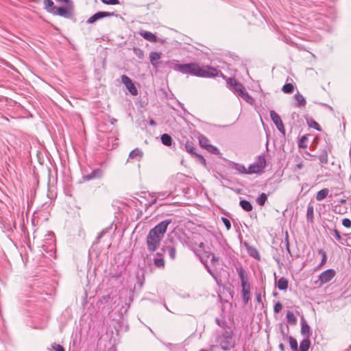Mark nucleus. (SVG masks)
I'll use <instances>...</instances> for the list:
<instances>
[{"instance_id": "obj_1", "label": "nucleus", "mask_w": 351, "mask_h": 351, "mask_svg": "<svg viewBox=\"0 0 351 351\" xmlns=\"http://www.w3.org/2000/svg\"><path fill=\"white\" fill-rule=\"evenodd\" d=\"M167 64L170 69L182 74H189L204 78L221 77L223 79H226V76L221 71L210 65H203L201 66L197 62L179 64L176 60L167 61Z\"/></svg>"}, {"instance_id": "obj_2", "label": "nucleus", "mask_w": 351, "mask_h": 351, "mask_svg": "<svg viewBox=\"0 0 351 351\" xmlns=\"http://www.w3.org/2000/svg\"><path fill=\"white\" fill-rule=\"evenodd\" d=\"M172 223L173 219L171 218L166 219L149 231L146 237V245L149 252L154 253L157 250L169 226Z\"/></svg>"}, {"instance_id": "obj_3", "label": "nucleus", "mask_w": 351, "mask_h": 351, "mask_svg": "<svg viewBox=\"0 0 351 351\" xmlns=\"http://www.w3.org/2000/svg\"><path fill=\"white\" fill-rule=\"evenodd\" d=\"M233 335L232 330L228 329L227 330L223 331L221 334L217 337V342L219 344L223 350L229 351L234 348L235 342Z\"/></svg>"}, {"instance_id": "obj_4", "label": "nucleus", "mask_w": 351, "mask_h": 351, "mask_svg": "<svg viewBox=\"0 0 351 351\" xmlns=\"http://www.w3.org/2000/svg\"><path fill=\"white\" fill-rule=\"evenodd\" d=\"M53 14L71 19L74 22L76 21V19L73 14V7H69L67 5L56 7Z\"/></svg>"}, {"instance_id": "obj_5", "label": "nucleus", "mask_w": 351, "mask_h": 351, "mask_svg": "<svg viewBox=\"0 0 351 351\" xmlns=\"http://www.w3.org/2000/svg\"><path fill=\"white\" fill-rule=\"evenodd\" d=\"M176 245L177 243L173 238L167 239L161 247V251L163 252H167L171 260L173 261L176 257Z\"/></svg>"}, {"instance_id": "obj_6", "label": "nucleus", "mask_w": 351, "mask_h": 351, "mask_svg": "<svg viewBox=\"0 0 351 351\" xmlns=\"http://www.w3.org/2000/svg\"><path fill=\"white\" fill-rule=\"evenodd\" d=\"M227 80V87L238 97L245 90L243 85L234 77H228Z\"/></svg>"}, {"instance_id": "obj_7", "label": "nucleus", "mask_w": 351, "mask_h": 351, "mask_svg": "<svg viewBox=\"0 0 351 351\" xmlns=\"http://www.w3.org/2000/svg\"><path fill=\"white\" fill-rule=\"evenodd\" d=\"M335 271L332 269H328L319 274L318 276V280L315 282V284L318 287L322 286L324 284L330 282L335 276Z\"/></svg>"}, {"instance_id": "obj_8", "label": "nucleus", "mask_w": 351, "mask_h": 351, "mask_svg": "<svg viewBox=\"0 0 351 351\" xmlns=\"http://www.w3.org/2000/svg\"><path fill=\"white\" fill-rule=\"evenodd\" d=\"M117 16V14L112 12H104V11H99L94 14L93 16H91L87 21L86 23L88 24H93L95 23L96 21L102 19L106 17H111Z\"/></svg>"}, {"instance_id": "obj_9", "label": "nucleus", "mask_w": 351, "mask_h": 351, "mask_svg": "<svg viewBox=\"0 0 351 351\" xmlns=\"http://www.w3.org/2000/svg\"><path fill=\"white\" fill-rule=\"evenodd\" d=\"M270 117L276 127L278 130V131L282 133L283 135H285V129L283 125V123L281 120L280 117L278 114V113L274 110H270Z\"/></svg>"}, {"instance_id": "obj_10", "label": "nucleus", "mask_w": 351, "mask_h": 351, "mask_svg": "<svg viewBox=\"0 0 351 351\" xmlns=\"http://www.w3.org/2000/svg\"><path fill=\"white\" fill-rule=\"evenodd\" d=\"M121 81L132 95L136 96L138 95V90L136 86L128 76L123 75L121 76Z\"/></svg>"}, {"instance_id": "obj_11", "label": "nucleus", "mask_w": 351, "mask_h": 351, "mask_svg": "<svg viewBox=\"0 0 351 351\" xmlns=\"http://www.w3.org/2000/svg\"><path fill=\"white\" fill-rule=\"evenodd\" d=\"M0 224L3 231L5 232H12V226L15 228V222L3 217H0Z\"/></svg>"}, {"instance_id": "obj_12", "label": "nucleus", "mask_w": 351, "mask_h": 351, "mask_svg": "<svg viewBox=\"0 0 351 351\" xmlns=\"http://www.w3.org/2000/svg\"><path fill=\"white\" fill-rule=\"evenodd\" d=\"M196 255L199 257L200 262L204 265L205 269L208 271V273L217 281V276L214 273V271L211 269L210 266L208 264V258H204V256L202 255V254L199 252H195Z\"/></svg>"}, {"instance_id": "obj_13", "label": "nucleus", "mask_w": 351, "mask_h": 351, "mask_svg": "<svg viewBox=\"0 0 351 351\" xmlns=\"http://www.w3.org/2000/svg\"><path fill=\"white\" fill-rule=\"evenodd\" d=\"M102 176H103V171L101 169L97 168V169L92 170V171L90 173L84 174L82 178L84 180L89 181L91 180L100 178L102 177Z\"/></svg>"}, {"instance_id": "obj_14", "label": "nucleus", "mask_w": 351, "mask_h": 351, "mask_svg": "<svg viewBox=\"0 0 351 351\" xmlns=\"http://www.w3.org/2000/svg\"><path fill=\"white\" fill-rule=\"evenodd\" d=\"M243 245L245 246V247L247 250V252L250 256H251L258 261L261 260L260 254H259L258 250L255 247L250 245L247 241H245L243 243Z\"/></svg>"}, {"instance_id": "obj_15", "label": "nucleus", "mask_w": 351, "mask_h": 351, "mask_svg": "<svg viewBox=\"0 0 351 351\" xmlns=\"http://www.w3.org/2000/svg\"><path fill=\"white\" fill-rule=\"evenodd\" d=\"M161 58V53L156 52V51H152L149 53V60L150 63L153 66L154 68L158 69L159 66V60Z\"/></svg>"}, {"instance_id": "obj_16", "label": "nucleus", "mask_w": 351, "mask_h": 351, "mask_svg": "<svg viewBox=\"0 0 351 351\" xmlns=\"http://www.w3.org/2000/svg\"><path fill=\"white\" fill-rule=\"evenodd\" d=\"M242 287V299L245 304H247L250 299V285L244 284Z\"/></svg>"}, {"instance_id": "obj_17", "label": "nucleus", "mask_w": 351, "mask_h": 351, "mask_svg": "<svg viewBox=\"0 0 351 351\" xmlns=\"http://www.w3.org/2000/svg\"><path fill=\"white\" fill-rule=\"evenodd\" d=\"M310 332L311 328L308 324H307L306 321L302 317L301 319V335L304 337H309L310 338Z\"/></svg>"}, {"instance_id": "obj_18", "label": "nucleus", "mask_w": 351, "mask_h": 351, "mask_svg": "<svg viewBox=\"0 0 351 351\" xmlns=\"http://www.w3.org/2000/svg\"><path fill=\"white\" fill-rule=\"evenodd\" d=\"M229 168L231 169H234L237 171L238 173L241 174H246L247 169L245 167L240 163H237L234 162H230L229 163Z\"/></svg>"}, {"instance_id": "obj_19", "label": "nucleus", "mask_w": 351, "mask_h": 351, "mask_svg": "<svg viewBox=\"0 0 351 351\" xmlns=\"http://www.w3.org/2000/svg\"><path fill=\"white\" fill-rule=\"evenodd\" d=\"M139 34L144 39L149 42L156 43L157 41V36L150 32L141 30Z\"/></svg>"}, {"instance_id": "obj_20", "label": "nucleus", "mask_w": 351, "mask_h": 351, "mask_svg": "<svg viewBox=\"0 0 351 351\" xmlns=\"http://www.w3.org/2000/svg\"><path fill=\"white\" fill-rule=\"evenodd\" d=\"M294 98L296 100V102L294 104V106L296 108L304 107L306 104V101L305 98L298 91V93L294 95Z\"/></svg>"}, {"instance_id": "obj_21", "label": "nucleus", "mask_w": 351, "mask_h": 351, "mask_svg": "<svg viewBox=\"0 0 351 351\" xmlns=\"http://www.w3.org/2000/svg\"><path fill=\"white\" fill-rule=\"evenodd\" d=\"M237 271L239 275V277L241 280V284L244 285L249 283L247 280V274L245 269L242 267H239L237 268Z\"/></svg>"}, {"instance_id": "obj_22", "label": "nucleus", "mask_w": 351, "mask_h": 351, "mask_svg": "<svg viewBox=\"0 0 351 351\" xmlns=\"http://www.w3.org/2000/svg\"><path fill=\"white\" fill-rule=\"evenodd\" d=\"M306 221L310 223H314V208L311 203L307 206Z\"/></svg>"}, {"instance_id": "obj_23", "label": "nucleus", "mask_w": 351, "mask_h": 351, "mask_svg": "<svg viewBox=\"0 0 351 351\" xmlns=\"http://www.w3.org/2000/svg\"><path fill=\"white\" fill-rule=\"evenodd\" d=\"M311 346V340L309 337H304L300 342L298 351H308Z\"/></svg>"}, {"instance_id": "obj_24", "label": "nucleus", "mask_w": 351, "mask_h": 351, "mask_svg": "<svg viewBox=\"0 0 351 351\" xmlns=\"http://www.w3.org/2000/svg\"><path fill=\"white\" fill-rule=\"evenodd\" d=\"M44 8L49 13L53 14L56 6L54 5V3L52 0H43Z\"/></svg>"}, {"instance_id": "obj_25", "label": "nucleus", "mask_w": 351, "mask_h": 351, "mask_svg": "<svg viewBox=\"0 0 351 351\" xmlns=\"http://www.w3.org/2000/svg\"><path fill=\"white\" fill-rule=\"evenodd\" d=\"M329 149H328V146H326V148L322 150L321 153L318 156V158L319 162L322 164L326 165L328 164V152Z\"/></svg>"}, {"instance_id": "obj_26", "label": "nucleus", "mask_w": 351, "mask_h": 351, "mask_svg": "<svg viewBox=\"0 0 351 351\" xmlns=\"http://www.w3.org/2000/svg\"><path fill=\"white\" fill-rule=\"evenodd\" d=\"M239 206L246 212L252 211L253 209V206L251 202L244 199H241L239 201Z\"/></svg>"}, {"instance_id": "obj_27", "label": "nucleus", "mask_w": 351, "mask_h": 351, "mask_svg": "<svg viewBox=\"0 0 351 351\" xmlns=\"http://www.w3.org/2000/svg\"><path fill=\"white\" fill-rule=\"evenodd\" d=\"M288 280L284 277H281L277 282V287L279 290L286 291L288 288Z\"/></svg>"}, {"instance_id": "obj_28", "label": "nucleus", "mask_w": 351, "mask_h": 351, "mask_svg": "<svg viewBox=\"0 0 351 351\" xmlns=\"http://www.w3.org/2000/svg\"><path fill=\"white\" fill-rule=\"evenodd\" d=\"M332 210L336 214L343 215L347 213L348 207L346 205L336 204L333 206Z\"/></svg>"}, {"instance_id": "obj_29", "label": "nucleus", "mask_w": 351, "mask_h": 351, "mask_svg": "<svg viewBox=\"0 0 351 351\" xmlns=\"http://www.w3.org/2000/svg\"><path fill=\"white\" fill-rule=\"evenodd\" d=\"M308 134L303 135L298 138V146L299 148L306 149L308 147Z\"/></svg>"}, {"instance_id": "obj_30", "label": "nucleus", "mask_w": 351, "mask_h": 351, "mask_svg": "<svg viewBox=\"0 0 351 351\" xmlns=\"http://www.w3.org/2000/svg\"><path fill=\"white\" fill-rule=\"evenodd\" d=\"M328 193L329 190L326 188L319 191L315 196L316 200L319 202L324 200L328 196Z\"/></svg>"}, {"instance_id": "obj_31", "label": "nucleus", "mask_w": 351, "mask_h": 351, "mask_svg": "<svg viewBox=\"0 0 351 351\" xmlns=\"http://www.w3.org/2000/svg\"><path fill=\"white\" fill-rule=\"evenodd\" d=\"M162 143L165 146H171L172 144V137L168 134H163L160 136Z\"/></svg>"}, {"instance_id": "obj_32", "label": "nucleus", "mask_w": 351, "mask_h": 351, "mask_svg": "<svg viewBox=\"0 0 351 351\" xmlns=\"http://www.w3.org/2000/svg\"><path fill=\"white\" fill-rule=\"evenodd\" d=\"M215 322L219 327H221L223 330V331L227 330L228 329H232L231 327L228 326V322L226 321L224 318L221 319L218 317H216Z\"/></svg>"}, {"instance_id": "obj_33", "label": "nucleus", "mask_w": 351, "mask_h": 351, "mask_svg": "<svg viewBox=\"0 0 351 351\" xmlns=\"http://www.w3.org/2000/svg\"><path fill=\"white\" fill-rule=\"evenodd\" d=\"M262 171L258 165L255 162L249 166L248 169H247L246 174L257 173Z\"/></svg>"}, {"instance_id": "obj_34", "label": "nucleus", "mask_w": 351, "mask_h": 351, "mask_svg": "<svg viewBox=\"0 0 351 351\" xmlns=\"http://www.w3.org/2000/svg\"><path fill=\"white\" fill-rule=\"evenodd\" d=\"M185 150L191 154L192 156H195L196 153V149L195 148L193 143L191 141H187L184 144Z\"/></svg>"}, {"instance_id": "obj_35", "label": "nucleus", "mask_w": 351, "mask_h": 351, "mask_svg": "<svg viewBox=\"0 0 351 351\" xmlns=\"http://www.w3.org/2000/svg\"><path fill=\"white\" fill-rule=\"evenodd\" d=\"M286 319L287 323L291 325H295L297 324V318L294 315L293 313L290 311L287 312Z\"/></svg>"}, {"instance_id": "obj_36", "label": "nucleus", "mask_w": 351, "mask_h": 351, "mask_svg": "<svg viewBox=\"0 0 351 351\" xmlns=\"http://www.w3.org/2000/svg\"><path fill=\"white\" fill-rule=\"evenodd\" d=\"M241 97L243 99H244L246 102H247L250 104H253L254 102V98L250 96L247 92L244 90L242 93L239 96Z\"/></svg>"}, {"instance_id": "obj_37", "label": "nucleus", "mask_w": 351, "mask_h": 351, "mask_svg": "<svg viewBox=\"0 0 351 351\" xmlns=\"http://www.w3.org/2000/svg\"><path fill=\"white\" fill-rule=\"evenodd\" d=\"M287 339L289 340L290 348L292 351H298V344L297 340L292 336H288Z\"/></svg>"}, {"instance_id": "obj_38", "label": "nucleus", "mask_w": 351, "mask_h": 351, "mask_svg": "<svg viewBox=\"0 0 351 351\" xmlns=\"http://www.w3.org/2000/svg\"><path fill=\"white\" fill-rule=\"evenodd\" d=\"M154 264L157 268H164L165 267V260L163 257H155L153 259Z\"/></svg>"}, {"instance_id": "obj_39", "label": "nucleus", "mask_w": 351, "mask_h": 351, "mask_svg": "<svg viewBox=\"0 0 351 351\" xmlns=\"http://www.w3.org/2000/svg\"><path fill=\"white\" fill-rule=\"evenodd\" d=\"M294 85L292 83H286L282 88V90L287 94H291L294 90Z\"/></svg>"}, {"instance_id": "obj_40", "label": "nucleus", "mask_w": 351, "mask_h": 351, "mask_svg": "<svg viewBox=\"0 0 351 351\" xmlns=\"http://www.w3.org/2000/svg\"><path fill=\"white\" fill-rule=\"evenodd\" d=\"M267 197L268 195L265 193H262L256 199V203L261 206H263L265 204V202H267Z\"/></svg>"}, {"instance_id": "obj_41", "label": "nucleus", "mask_w": 351, "mask_h": 351, "mask_svg": "<svg viewBox=\"0 0 351 351\" xmlns=\"http://www.w3.org/2000/svg\"><path fill=\"white\" fill-rule=\"evenodd\" d=\"M143 152L141 149L136 148L130 152V153L129 154V158L133 159L136 157L141 158L143 156Z\"/></svg>"}, {"instance_id": "obj_42", "label": "nucleus", "mask_w": 351, "mask_h": 351, "mask_svg": "<svg viewBox=\"0 0 351 351\" xmlns=\"http://www.w3.org/2000/svg\"><path fill=\"white\" fill-rule=\"evenodd\" d=\"M256 163L258 165V167L263 171L266 167V159H265V156L263 154L259 156L258 158L257 162Z\"/></svg>"}, {"instance_id": "obj_43", "label": "nucleus", "mask_w": 351, "mask_h": 351, "mask_svg": "<svg viewBox=\"0 0 351 351\" xmlns=\"http://www.w3.org/2000/svg\"><path fill=\"white\" fill-rule=\"evenodd\" d=\"M199 143L202 147L205 149H206V147L210 145L209 140L204 135H200L199 136Z\"/></svg>"}, {"instance_id": "obj_44", "label": "nucleus", "mask_w": 351, "mask_h": 351, "mask_svg": "<svg viewBox=\"0 0 351 351\" xmlns=\"http://www.w3.org/2000/svg\"><path fill=\"white\" fill-rule=\"evenodd\" d=\"M307 122H308L309 127L313 128L317 131L322 130V128L319 125V124L317 121H315L314 119H311L310 121H307Z\"/></svg>"}, {"instance_id": "obj_45", "label": "nucleus", "mask_w": 351, "mask_h": 351, "mask_svg": "<svg viewBox=\"0 0 351 351\" xmlns=\"http://www.w3.org/2000/svg\"><path fill=\"white\" fill-rule=\"evenodd\" d=\"M132 50L135 56L138 57V59L143 60L144 58V51L142 49L138 47H134Z\"/></svg>"}, {"instance_id": "obj_46", "label": "nucleus", "mask_w": 351, "mask_h": 351, "mask_svg": "<svg viewBox=\"0 0 351 351\" xmlns=\"http://www.w3.org/2000/svg\"><path fill=\"white\" fill-rule=\"evenodd\" d=\"M206 149L211 154H213L215 155L220 154L219 149L217 147H215L210 144L206 147Z\"/></svg>"}, {"instance_id": "obj_47", "label": "nucleus", "mask_w": 351, "mask_h": 351, "mask_svg": "<svg viewBox=\"0 0 351 351\" xmlns=\"http://www.w3.org/2000/svg\"><path fill=\"white\" fill-rule=\"evenodd\" d=\"M221 220L222 221L223 223L226 226L227 230H230V228H231L230 221L225 217H221Z\"/></svg>"}, {"instance_id": "obj_48", "label": "nucleus", "mask_w": 351, "mask_h": 351, "mask_svg": "<svg viewBox=\"0 0 351 351\" xmlns=\"http://www.w3.org/2000/svg\"><path fill=\"white\" fill-rule=\"evenodd\" d=\"M282 304L280 303V302H276L274 306V312L275 313H280L282 311Z\"/></svg>"}, {"instance_id": "obj_49", "label": "nucleus", "mask_w": 351, "mask_h": 351, "mask_svg": "<svg viewBox=\"0 0 351 351\" xmlns=\"http://www.w3.org/2000/svg\"><path fill=\"white\" fill-rule=\"evenodd\" d=\"M51 347L56 351H65V349L63 346L60 344H57L56 343H52Z\"/></svg>"}, {"instance_id": "obj_50", "label": "nucleus", "mask_w": 351, "mask_h": 351, "mask_svg": "<svg viewBox=\"0 0 351 351\" xmlns=\"http://www.w3.org/2000/svg\"><path fill=\"white\" fill-rule=\"evenodd\" d=\"M198 161L202 164L203 165L204 167L206 165V159L204 158V157L201 155V154H198L197 153L195 155Z\"/></svg>"}, {"instance_id": "obj_51", "label": "nucleus", "mask_w": 351, "mask_h": 351, "mask_svg": "<svg viewBox=\"0 0 351 351\" xmlns=\"http://www.w3.org/2000/svg\"><path fill=\"white\" fill-rule=\"evenodd\" d=\"M101 1L106 5H117L119 4V0H101Z\"/></svg>"}, {"instance_id": "obj_52", "label": "nucleus", "mask_w": 351, "mask_h": 351, "mask_svg": "<svg viewBox=\"0 0 351 351\" xmlns=\"http://www.w3.org/2000/svg\"><path fill=\"white\" fill-rule=\"evenodd\" d=\"M330 231L331 232L333 233L334 234V237H335V239L339 241H341V237L340 235V233L337 230V229H332V230H330Z\"/></svg>"}, {"instance_id": "obj_53", "label": "nucleus", "mask_w": 351, "mask_h": 351, "mask_svg": "<svg viewBox=\"0 0 351 351\" xmlns=\"http://www.w3.org/2000/svg\"><path fill=\"white\" fill-rule=\"evenodd\" d=\"M319 254H322V261L319 264V265L322 266V265H324L326 263L327 257H326V252L323 250H319Z\"/></svg>"}, {"instance_id": "obj_54", "label": "nucleus", "mask_w": 351, "mask_h": 351, "mask_svg": "<svg viewBox=\"0 0 351 351\" xmlns=\"http://www.w3.org/2000/svg\"><path fill=\"white\" fill-rule=\"evenodd\" d=\"M342 225L346 228H350L351 227V220L348 218H344L342 220Z\"/></svg>"}, {"instance_id": "obj_55", "label": "nucleus", "mask_w": 351, "mask_h": 351, "mask_svg": "<svg viewBox=\"0 0 351 351\" xmlns=\"http://www.w3.org/2000/svg\"><path fill=\"white\" fill-rule=\"evenodd\" d=\"M211 264L213 266H215L216 265H217L219 261V258L218 256H216L214 254H211Z\"/></svg>"}, {"instance_id": "obj_56", "label": "nucleus", "mask_w": 351, "mask_h": 351, "mask_svg": "<svg viewBox=\"0 0 351 351\" xmlns=\"http://www.w3.org/2000/svg\"><path fill=\"white\" fill-rule=\"evenodd\" d=\"M318 140H319V138L317 136L315 137L313 139V141L311 143V147H313V149H315L318 144Z\"/></svg>"}, {"instance_id": "obj_57", "label": "nucleus", "mask_w": 351, "mask_h": 351, "mask_svg": "<svg viewBox=\"0 0 351 351\" xmlns=\"http://www.w3.org/2000/svg\"><path fill=\"white\" fill-rule=\"evenodd\" d=\"M202 254H204L206 256V258H209L210 256H211V254H213V253L210 252L209 250L204 249L202 250Z\"/></svg>"}, {"instance_id": "obj_58", "label": "nucleus", "mask_w": 351, "mask_h": 351, "mask_svg": "<svg viewBox=\"0 0 351 351\" xmlns=\"http://www.w3.org/2000/svg\"><path fill=\"white\" fill-rule=\"evenodd\" d=\"M112 228V225L108 226V227H106V228L103 229L100 233H102V234L104 236L105 234H106L107 232H109V230L111 229Z\"/></svg>"}, {"instance_id": "obj_59", "label": "nucleus", "mask_w": 351, "mask_h": 351, "mask_svg": "<svg viewBox=\"0 0 351 351\" xmlns=\"http://www.w3.org/2000/svg\"><path fill=\"white\" fill-rule=\"evenodd\" d=\"M285 246L289 245V234L287 232H285Z\"/></svg>"}, {"instance_id": "obj_60", "label": "nucleus", "mask_w": 351, "mask_h": 351, "mask_svg": "<svg viewBox=\"0 0 351 351\" xmlns=\"http://www.w3.org/2000/svg\"><path fill=\"white\" fill-rule=\"evenodd\" d=\"M256 301L258 303L261 302V293H256Z\"/></svg>"}, {"instance_id": "obj_61", "label": "nucleus", "mask_w": 351, "mask_h": 351, "mask_svg": "<svg viewBox=\"0 0 351 351\" xmlns=\"http://www.w3.org/2000/svg\"><path fill=\"white\" fill-rule=\"evenodd\" d=\"M156 201H157V199L156 198H153L149 202V206H152L154 204H155L156 203Z\"/></svg>"}, {"instance_id": "obj_62", "label": "nucleus", "mask_w": 351, "mask_h": 351, "mask_svg": "<svg viewBox=\"0 0 351 351\" xmlns=\"http://www.w3.org/2000/svg\"><path fill=\"white\" fill-rule=\"evenodd\" d=\"M103 237H104V235L102 234V233H100V232H99V233L98 234L97 237V239H96V240H97V243H99V241H100V239H101Z\"/></svg>"}, {"instance_id": "obj_63", "label": "nucleus", "mask_w": 351, "mask_h": 351, "mask_svg": "<svg viewBox=\"0 0 351 351\" xmlns=\"http://www.w3.org/2000/svg\"><path fill=\"white\" fill-rule=\"evenodd\" d=\"M165 252H163L162 251L160 250V252H158L156 254V257H163V254Z\"/></svg>"}, {"instance_id": "obj_64", "label": "nucleus", "mask_w": 351, "mask_h": 351, "mask_svg": "<svg viewBox=\"0 0 351 351\" xmlns=\"http://www.w3.org/2000/svg\"><path fill=\"white\" fill-rule=\"evenodd\" d=\"M279 349L280 350V351H285V346L282 343H280L279 344Z\"/></svg>"}]
</instances>
